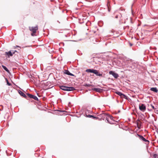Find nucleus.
<instances>
[{"label": "nucleus", "mask_w": 158, "mask_h": 158, "mask_svg": "<svg viewBox=\"0 0 158 158\" xmlns=\"http://www.w3.org/2000/svg\"><path fill=\"white\" fill-rule=\"evenodd\" d=\"M56 111H59V112H65V110H56Z\"/></svg>", "instance_id": "25"}, {"label": "nucleus", "mask_w": 158, "mask_h": 158, "mask_svg": "<svg viewBox=\"0 0 158 158\" xmlns=\"http://www.w3.org/2000/svg\"><path fill=\"white\" fill-rule=\"evenodd\" d=\"M128 44L130 47L132 46L133 45V44L130 42H128Z\"/></svg>", "instance_id": "24"}, {"label": "nucleus", "mask_w": 158, "mask_h": 158, "mask_svg": "<svg viewBox=\"0 0 158 158\" xmlns=\"http://www.w3.org/2000/svg\"><path fill=\"white\" fill-rule=\"evenodd\" d=\"M33 101V100H32V101H31V102H32Z\"/></svg>", "instance_id": "37"}, {"label": "nucleus", "mask_w": 158, "mask_h": 158, "mask_svg": "<svg viewBox=\"0 0 158 158\" xmlns=\"http://www.w3.org/2000/svg\"><path fill=\"white\" fill-rule=\"evenodd\" d=\"M38 29V27L36 26L35 27H32L30 28V30L32 32L31 33V35L34 36L35 35L36 31Z\"/></svg>", "instance_id": "3"}, {"label": "nucleus", "mask_w": 158, "mask_h": 158, "mask_svg": "<svg viewBox=\"0 0 158 158\" xmlns=\"http://www.w3.org/2000/svg\"><path fill=\"white\" fill-rule=\"evenodd\" d=\"M122 16V15L120 13H118V14L116 15L115 16V18L116 19H117L118 18H120Z\"/></svg>", "instance_id": "19"}, {"label": "nucleus", "mask_w": 158, "mask_h": 158, "mask_svg": "<svg viewBox=\"0 0 158 158\" xmlns=\"http://www.w3.org/2000/svg\"><path fill=\"white\" fill-rule=\"evenodd\" d=\"M60 88L62 90L68 91H73L76 89L74 87L72 86H67L64 85H60Z\"/></svg>", "instance_id": "2"}, {"label": "nucleus", "mask_w": 158, "mask_h": 158, "mask_svg": "<svg viewBox=\"0 0 158 158\" xmlns=\"http://www.w3.org/2000/svg\"><path fill=\"white\" fill-rule=\"evenodd\" d=\"M152 91L157 93L158 91V89L156 87H152L150 89Z\"/></svg>", "instance_id": "14"}, {"label": "nucleus", "mask_w": 158, "mask_h": 158, "mask_svg": "<svg viewBox=\"0 0 158 158\" xmlns=\"http://www.w3.org/2000/svg\"><path fill=\"white\" fill-rule=\"evenodd\" d=\"M120 112V110H118V113H119Z\"/></svg>", "instance_id": "34"}, {"label": "nucleus", "mask_w": 158, "mask_h": 158, "mask_svg": "<svg viewBox=\"0 0 158 158\" xmlns=\"http://www.w3.org/2000/svg\"><path fill=\"white\" fill-rule=\"evenodd\" d=\"M109 73V74L112 75L115 78H117L118 77V74L114 71H110Z\"/></svg>", "instance_id": "9"}, {"label": "nucleus", "mask_w": 158, "mask_h": 158, "mask_svg": "<svg viewBox=\"0 0 158 158\" xmlns=\"http://www.w3.org/2000/svg\"><path fill=\"white\" fill-rule=\"evenodd\" d=\"M85 115L86 117H87L90 118H92L93 119H99V120H100V118H99L97 117L91 115H87V113L86 112H85Z\"/></svg>", "instance_id": "11"}, {"label": "nucleus", "mask_w": 158, "mask_h": 158, "mask_svg": "<svg viewBox=\"0 0 158 158\" xmlns=\"http://www.w3.org/2000/svg\"><path fill=\"white\" fill-rule=\"evenodd\" d=\"M70 102H69V104H70Z\"/></svg>", "instance_id": "40"}, {"label": "nucleus", "mask_w": 158, "mask_h": 158, "mask_svg": "<svg viewBox=\"0 0 158 158\" xmlns=\"http://www.w3.org/2000/svg\"><path fill=\"white\" fill-rule=\"evenodd\" d=\"M121 98H124L127 100H128V97L125 95V94H123L122 95V96L121 97Z\"/></svg>", "instance_id": "20"}, {"label": "nucleus", "mask_w": 158, "mask_h": 158, "mask_svg": "<svg viewBox=\"0 0 158 158\" xmlns=\"http://www.w3.org/2000/svg\"><path fill=\"white\" fill-rule=\"evenodd\" d=\"M151 106H152V108L153 109H156L155 107L152 104H151Z\"/></svg>", "instance_id": "30"}, {"label": "nucleus", "mask_w": 158, "mask_h": 158, "mask_svg": "<svg viewBox=\"0 0 158 158\" xmlns=\"http://www.w3.org/2000/svg\"><path fill=\"white\" fill-rule=\"evenodd\" d=\"M5 79L6 81V82L8 81V80L7 78H5Z\"/></svg>", "instance_id": "33"}, {"label": "nucleus", "mask_w": 158, "mask_h": 158, "mask_svg": "<svg viewBox=\"0 0 158 158\" xmlns=\"http://www.w3.org/2000/svg\"><path fill=\"white\" fill-rule=\"evenodd\" d=\"M6 83H7V84L8 86H11V84L10 83H9L8 81H7L6 82Z\"/></svg>", "instance_id": "27"}, {"label": "nucleus", "mask_w": 158, "mask_h": 158, "mask_svg": "<svg viewBox=\"0 0 158 158\" xmlns=\"http://www.w3.org/2000/svg\"><path fill=\"white\" fill-rule=\"evenodd\" d=\"M90 32L91 33H93L94 34H95V33L96 32V31H94V30H92V31H90Z\"/></svg>", "instance_id": "28"}, {"label": "nucleus", "mask_w": 158, "mask_h": 158, "mask_svg": "<svg viewBox=\"0 0 158 158\" xmlns=\"http://www.w3.org/2000/svg\"><path fill=\"white\" fill-rule=\"evenodd\" d=\"M31 45H29V46H27L26 47H31Z\"/></svg>", "instance_id": "35"}, {"label": "nucleus", "mask_w": 158, "mask_h": 158, "mask_svg": "<svg viewBox=\"0 0 158 158\" xmlns=\"http://www.w3.org/2000/svg\"><path fill=\"white\" fill-rule=\"evenodd\" d=\"M27 95L28 96V98H31L33 99L34 100H36L37 101H39V99L35 95H33L28 93L27 94Z\"/></svg>", "instance_id": "4"}, {"label": "nucleus", "mask_w": 158, "mask_h": 158, "mask_svg": "<svg viewBox=\"0 0 158 158\" xmlns=\"http://www.w3.org/2000/svg\"><path fill=\"white\" fill-rule=\"evenodd\" d=\"M105 43V45L106 46H110V44L111 43L110 41H109L108 43L107 42H105V41H104Z\"/></svg>", "instance_id": "18"}, {"label": "nucleus", "mask_w": 158, "mask_h": 158, "mask_svg": "<svg viewBox=\"0 0 158 158\" xmlns=\"http://www.w3.org/2000/svg\"><path fill=\"white\" fill-rule=\"evenodd\" d=\"M12 50H10L8 52H5V54L8 57H10V56H12L13 54H14V53L12 52Z\"/></svg>", "instance_id": "10"}, {"label": "nucleus", "mask_w": 158, "mask_h": 158, "mask_svg": "<svg viewBox=\"0 0 158 158\" xmlns=\"http://www.w3.org/2000/svg\"><path fill=\"white\" fill-rule=\"evenodd\" d=\"M93 73L95 74L97 76H99L100 77H102V73L99 72L96 69H94Z\"/></svg>", "instance_id": "7"}, {"label": "nucleus", "mask_w": 158, "mask_h": 158, "mask_svg": "<svg viewBox=\"0 0 158 158\" xmlns=\"http://www.w3.org/2000/svg\"><path fill=\"white\" fill-rule=\"evenodd\" d=\"M139 109L142 111L144 112L146 110V107L145 104H140L139 106Z\"/></svg>", "instance_id": "6"}, {"label": "nucleus", "mask_w": 158, "mask_h": 158, "mask_svg": "<svg viewBox=\"0 0 158 158\" xmlns=\"http://www.w3.org/2000/svg\"><path fill=\"white\" fill-rule=\"evenodd\" d=\"M93 90L98 92H101L102 90V89L97 88H94L93 89Z\"/></svg>", "instance_id": "13"}, {"label": "nucleus", "mask_w": 158, "mask_h": 158, "mask_svg": "<svg viewBox=\"0 0 158 158\" xmlns=\"http://www.w3.org/2000/svg\"><path fill=\"white\" fill-rule=\"evenodd\" d=\"M12 51L14 53V54H15V53L16 52L18 53V52L16 50H14V51L12 50Z\"/></svg>", "instance_id": "29"}, {"label": "nucleus", "mask_w": 158, "mask_h": 158, "mask_svg": "<svg viewBox=\"0 0 158 158\" xmlns=\"http://www.w3.org/2000/svg\"><path fill=\"white\" fill-rule=\"evenodd\" d=\"M83 85L85 87H90L92 85L87 83H85Z\"/></svg>", "instance_id": "21"}, {"label": "nucleus", "mask_w": 158, "mask_h": 158, "mask_svg": "<svg viewBox=\"0 0 158 158\" xmlns=\"http://www.w3.org/2000/svg\"><path fill=\"white\" fill-rule=\"evenodd\" d=\"M97 40H92L91 42L94 44H97L99 42V41H97Z\"/></svg>", "instance_id": "22"}, {"label": "nucleus", "mask_w": 158, "mask_h": 158, "mask_svg": "<svg viewBox=\"0 0 158 158\" xmlns=\"http://www.w3.org/2000/svg\"><path fill=\"white\" fill-rule=\"evenodd\" d=\"M108 11H110V10H109V9H108Z\"/></svg>", "instance_id": "39"}, {"label": "nucleus", "mask_w": 158, "mask_h": 158, "mask_svg": "<svg viewBox=\"0 0 158 158\" xmlns=\"http://www.w3.org/2000/svg\"><path fill=\"white\" fill-rule=\"evenodd\" d=\"M94 69H88L86 70L85 72L87 73H93Z\"/></svg>", "instance_id": "16"}, {"label": "nucleus", "mask_w": 158, "mask_h": 158, "mask_svg": "<svg viewBox=\"0 0 158 158\" xmlns=\"http://www.w3.org/2000/svg\"><path fill=\"white\" fill-rule=\"evenodd\" d=\"M87 112V114L88 113H91V112H92V110H86V111H85V112Z\"/></svg>", "instance_id": "26"}, {"label": "nucleus", "mask_w": 158, "mask_h": 158, "mask_svg": "<svg viewBox=\"0 0 158 158\" xmlns=\"http://www.w3.org/2000/svg\"><path fill=\"white\" fill-rule=\"evenodd\" d=\"M14 47H15V48H16V47H18V48H21L19 46H18V45H17L16 46H15Z\"/></svg>", "instance_id": "31"}, {"label": "nucleus", "mask_w": 158, "mask_h": 158, "mask_svg": "<svg viewBox=\"0 0 158 158\" xmlns=\"http://www.w3.org/2000/svg\"><path fill=\"white\" fill-rule=\"evenodd\" d=\"M101 118L100 119L101 120H105L106 123H108L110 124H114V123L112 121L114 122L116 121L113 119L114 117L112 115L107 114L105 113H102L98 115Z\"/></svg>", "instance_id": "1"}, {"label": "nucleus", "mask_w": 158, "mask_h": 158, "mask_svg": "<svg viewBox=\"0 0 158 158\" xmlns=\"http://www.w3.org/2000/svg\"><path fill=\"white\" fill-rule=\"evenodd\" d=\"M67 40H66V41H67ZM70 41H75V42H77V41L75 40H69Z\"/></svg>", "instance_id": "32"}, {"label": "nucleus", "mask_w": 158, "mask_h": 158, "mask_svg": "<svg viewBox=\"0 0 158 158\" xmlns=\"http://www.w3.org/2000/svg\"><path fill=\"white\" fill-rule=\"evenodd\" d=\"M2 68L3 69L5 70L6 72L7 73H10L9 70V69L7 68L5 66L2 65Z\"/></svg>", "instance_id": "15"}, {"label": "nucleus", "mask_w": 158, "mask_h": 158, "mask_svg": "<svg viewBox=\"0 0 158 158\" xmlns=\"http://www.w3.org/2000/svg\"><path fill=\"white\" fill-rule=\"evenodd\" d=\"M153 157L154 158H158V157L157 156V154H154L153 155Z\"/></svg>", "instance_id": "23"}, {"label": "nucleus", "mask_w": 158, "mask_h": 158, "mask_svg": "<svg viewBox=\"0 0 158 158\" xmlns=\"http://www.w3.org/2000/svg\"><path fill=\"white\" fill-rule=\"evenodd\" d=\"M115 93L116 94L119 95L121 97V98L122 96V95L123 94V93H122V92L118 91L115 92Z\"/></svg>", "instance_id": "17"}, {"label": "nucleus", "mask_w": 158, "mask_h": 158, "mask_svg": "<svg viewBox=\"0 0 158 158\" xmlns=\"http://www.w3.org/2000/svg\"><path fill=\"white\" fill-rule=\"evenodd\" d=\"M157 111H158V110H157Z\"/></svg>", "instance_id": "41"}, {"label": "nucleus", "mask_w": 158, "mask_h": 158, "mask_svg": "<svg viewBox=\"0 0 158 158\" xmlns=\"http://www.w3.org/2000/svg\"><path fill=\"white\" fill-rule=\"evenodd\" d=\"M135 135L136 136L137 135L138 136L140 140L144 142H147L148 143H149V141L145 139L142 135H140L137 133H136Z\"/></svg>", "instance_id": "5"}, {"label": "nucleus", "mask_w": 158, "mask_h": 158, "mask_svg": "<svg viewBox=\"0 0 158 158\" xmlns=\"http://www.w3.org/2000/svg\"><path fill=\"white\" fill-rule=\"evenodd\" d=\"M131 23H132V21L131 20Z\"/></svg>", "instance_id": "36"}, {"label": "nucleus", "mask_w": 158, "mask_h": 158, "mask_svg": "<svg viewBox=\"0 0 158 158\" xmlns=\"http://www.w3.org/2000/svg\"><path fill=\"white\" fill-rule=\"evenodd\" d=\"M64 73L68 75H70L72 76H74V75L70 72L68 70H65L64 72Z\"/></svg>", "instance_id": "12"}, {"label": "nucleus", "mask_w": 158, "mask_h": 158, "mask_svg": "<svg viewBox=\"0 0 158 158\" xmlns=\"http://www.w3.org/2000/svg\"><path fill=\"white\" fill-rule=\"evenodd\" d=\"M18 92L19 94L22 97L24 98H25L27 100H29V99H28V97L25 95V94L22 92L21 90H18Z\"/></svg>", "instance_id": "8"}, {"label": "nucleus", "mask_w": 158, "mask_h": 158, "mask_svg": "<svg viewBox=\"0 0 158 158\" xmlns=\"http://www.w3.org/2000/svg\"><path fill=\"white\" fill-rule=\"evenodd\" d=\"M138 128L140 129V128L139 127H138Z\"/></svg>", "instance_id": "38"}]
</instances>
